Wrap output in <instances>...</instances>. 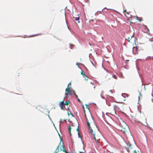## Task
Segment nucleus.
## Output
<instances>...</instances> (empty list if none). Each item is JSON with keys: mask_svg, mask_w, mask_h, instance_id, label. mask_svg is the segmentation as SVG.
Masks as SVG:
<instances>
[{"mask_svg": "<svg viewBox=\"0 0 153 153\" xmlns=\"http://www.w3.org/2000/svg\"><path fill=\"white\" fill-rule=\"evenodd\" d=\"M61 122H62V119H61L60 120V121H59V126H60V123Z\"/></svg>", "mask_w": 153, "mask_h": 153, "instance_id": "obj_23", "label": "nucleus"}, {"mask_svg": "<svg viewBox=\"0 0 153 153\" xmlns=\"http://www.w3.org/2000/svg\"><path fill=\"white\" fill-rule=\"evenodd\" d=\"M88 129L90 131V133H92L93 132V130L91 126H89V127H88Z\"/></svg>", "mask_w": 153, "mask_h": 153, "instance_id": "obj_7", "label": "nucleus"}, {"mask_svg": "<svg viewBox=\"0 0 153 153\" xmlns=\"http://www.w3.org/2000/svg\"><path fill=\"white\" fill-rule=\"evenodd\" d=\"M105 8H106V7H105L103 9L101 10V11H99V12H100L101 13V12H102V11H103V10L104 9H105Z\"/></svg>", "mask_w": 153, "mask_h": 153, "instance_id": "obj_27", "label": "nucleus"}, {"mask_svg": "<svg viewBox=\"0 0 153 153\" xmlns=\"http://www.w3.org/2000/svg\"><path fill=\"white\" fill-rule=\"evenodd\" d=\"M123 94H122L121 95H122V96H123Z\"/></svg>", "mask_w": 153, "mask_h": 153, "instance_id": "obj_62", "label": "nucleus"}, {"mask_svg": "<svg viewBox=\"0 0 153 153\" xmlns=\"http://www.w3.org/2000/svg\"><path fill=\"white\" fill-rule=\"evenodd\" d=\"M73 93L71 92V95H74V93H75V91H72Z\"/></svg>", "mask_w": 153, "mask_h": 153, "instance_id": "obj_28", "label": "nucleus"}, {"mask_svg": "<svg viewBox=\"0 0 153 153\" xmlns=\"http://www.w3.org/2000/svg\"><path fill=\"white\" fill-rule=\"evenodd\" d=\"M79 125L78 124V128L76 129V131H78V132H79Z\"/></svg>", "mask_w": 153, "mask_h": 153, "instance_id": "obj_21", "label": "nucleus"}, {"mask_svg": "<svg viewBox=\"0 0 153 153\" xmlns=\"http://www.w3.org/2000/svg\"><path fill=\"white\" fill-rule=\"evenodd\" d=\"M125 143L127 146H126V147L127 149H131L132 147H131V144L130 143L128 142L127 141L125 142Z\"/></svg>", "mask_w": 153, "mask_h": 153, "instance_id": "obj_3", "label": "nucleus"}, {"mask_svg": "<svg viewBox=\"0 0 153 153\" xmlns=\"http://www.w3.org/2000/svg\"><path fill=\"white\" fill-rule=\"evenodd\" d=\"M71 84V83L70 82L68 85V86L69 87V85Z\"/></svg>", "mask_w": 153, "mask_h": 153, "instance_id": "obj_41", "label": "nucleus"}, {"mask_svg": "<svg viewBox=\"0 0 153 153\" xmlns=\"http://www.w3.org/2000/svg\"><path fill=\"white\" fill-rule=\"evenodd\" d=\"M74 95L75 96L76 99L78 98L77 95L75 93H74Z\"/></svg>", "mask_w": 153, "mask_h": 153, "instance_id": "obj_19", "label": "nucleus"}, {"mask_svg": "<svg viewBox=\"0 0 153 153\" xmlns=\"http://www.w3.org/2000/svg\"><path fill=\"white\" fill-rule=\"evenodd\" d=\"M60 145V142L59 143V145L57 146V148H56V150H59V146Z\"/></svg>", "mask_w": 153, "mask_h": 153, "instance_id": "obj_14", "label": "nucleus"}, {"mask_svg": "<svg viewBox=\"0 0 153 153\" xmlns=\"http://www.w3.org/2000/svg\"><path fill=\"white\" fill-rule=\"evenodd\" d=\"M93 138L94 140H96V139L95 137V133H93Z\"/></svg>", "mask_w": 153, "mask_h": 153, "instance_id": "obj_10", "label": "nucleus"}, {"mask_svg": "<svg viewBox=\"0 0 153 153\" xmlns=\"http://www.w3.org/2000/svg\"><path fill=\"white\" fill-rule=\"evenodd\" d=\"M90 61L91 62V63L94 66V64L93 63V62H92V61L91 60H90Z\"/></svg>", "mask_w": 153, "mask_h": 153, "instance_id": "obj_36", "label": "nucleus"}, {"mask_svg": "<svg viewBox=\"0 0 153 153\" xmlns=\"http://www.w3.org/2000/svg\"><path fill=\"white\" fill-rule=\"evenodd\" d=\"M62 148H63L62 151H63V152H65L64 150H66V149H65V146H64L63 145L62 146Z\"/></svg>", "mask_w": 153, "mask_h": 153, "instance_id": "obj_18", "label": "nucleus"}, {"mask_svg": "<svg viewBox=\"0 0 153 153\" xmlns=\"http://www.w3.org/2000/svg\"><path fill=\"white\" fill-rule=\"evenodd\" d=\"M62 150V149L61 148H60V151H61Z\"/></svg>", "mask_w": 153, "mask_h": 153, "instance_id": "obj_56", "label": "nucleus"}, {"mask_svg": "<svg viewBox=\"0 0 153 153\" xmlns=\"http://www.w3.org/2000/svg\"><path fill=\"white\" fill-rule=\"evenodd\" d=\"M138 50V48L137 47H133L132 48V52L134 54H136L138 53L137 52V50Z\"/></svg>", "mask_w": 153, "mask_h": 153, "instance_id": "obj_2", "label": "nucleus"}, {"mask_svg": "<svg viewBox=\"0 0 153 153\" xmlns=\"http://www.w3.org/2000/svg\"><path fill=\"white\" fill-rule=\"evenodd\" d=\"M68 129L69 132H70L71 131V128L70 126H68Z\"/></svg>", "mask_w": 153, "mask_h": 153, "instance_id": "obj_8", "label": "nucleus"}, {"mask_svg": "<svg viewBox=\"0 0 153 153\" xmlns=\"http://www.w3.org/2000/svg\"><path fill=\"white\" fill-rule=\"evenodd\" d=\"M143 26H144V28L145 30H146V31L147 32L149 31V29L145 25H143Z\"/></svg>", "mask_w": 153, "mask_h": 153, "instance_id": "obj_5", "label": "nucleus"}, {"mask_svg": "<svg viewBox=\"0 0 153 153\" xmlns=\"http://www.w3.org/2000/svg\"><path fill=\"white\" fill-rule=\"evenodd\" d=\"M100 96H101V97H102V96L101 94V95H100Z\"/></svg>", "mask_w": 153, "mask_h": 153, "instance_id": "obj_51", "label": "nucleus"}, {"mask_svg": "<svg viewBox=\"0 0 153 153\" xmlns=\"http://www.w3.org/2000/svg\"><path fill=\"white\" fill-rule=\"evenodd\" d=\"M139 94H140V95H141V93H139Z\"/></svg>", "mask_w": 153, "mask_h": 153, "instance_id": "obj_54", "label": "nucleus"}, {"mask_svg": "<svg viewBox=\"0 0 153 153\" xmlns=\"http://www.w3.org/2000/svg\"><path fill=\"white\" fill-rule=\"evenodd\" d=\"M113 77H114L115 79H117V77L115 75H113Z\"/></svg>", "mask_w": 153, "mask_h": 153, "instance_id": "obj_29", "label": "nucleus"}, {"mask_svg": "<svg viewBox=\"0 0 153 153\" xmlns=\"http://www.w3.org/2000/svg\"><path fill=\"white\" fill-rule=\"evenodd\" d=\"M133 152H135H135H136V150H134V151Z\"/></svg>", "mask_w": 153, "mask_h": 153, "instance_id": "obj_43", "label": "nucleus"}, {"mask_svg": "<svg viewBox=\"0 0 153 153\" xmlns=\"http://www.w3.org/2000/svg\"><path fill=\"white\" fill-rule=\"evenodd\" d=\"M79 17H76L75 18V20L76 21H79Z\"/></svg>", "mask_w": 153, "mask_h": 153, "instance_id": "obj_12", "label": "nucleus"}, {"mask_svg": "<svg viewBox=\"0 0 153 153\" xmlns=\"http://www.w3.org/2000/svg\"><path fill=\"white\" fill-rule=\"evenodd\" d=\"M151 59L153 60V56L151 57Z\"/></svg>", "mask_w": 153, "mask_h": 153, "instance_id": "obj_46", "label": "nucleus"}, {"mask_svg": "<svg viewBox=\"0 0 153 153\" xmlns=\"http://www.w3.org/2000/svg\"><path fill=\"white\" fill-rule=\"evenodd\" d=\"M76 99L77 100V101L79 102L80 103L81 102V101H80V100H79V99L78 98H77Z\"/></svg>", "mask_w": 153, "mask_h": 153, "instance_id": "obj_25", "label": "nucleus"}, {"mask_svg": "<svg viewBox=\"0 0 153 153\" xmlns=\"http://www.w3.org/2000/svg\"><path fill=\"white\" fill-rule=\"evenodd\" d=\"M101 98L103 99H105V97L104 96H102Z\"/></svg>", "mask_w": 153, "mask_h": 153, "instance_id": "obj_39", "label": "nucleus"}, {"mask_svg": "<svg viewBox=\"0 0 153 153\" xmlns=\"http://www.w3.org/2000/svg\"><path fill=\"white\" fill-rule=\"evenodd\" d=\"M104 69L107 72V70H106V69H105V68H104Z\"/></svg>", "mask_w": 153, "mask_h": 153, "instance_id": "obj_42", "label": "nucleus"}, {"mask_svg": "<svg viewBox=\"0 0 153 153\" xmlns=\"http://www.w3.org/2000/svg\"><path fill=\"white\" fill-rule=\"evenodd\" d=\"M63 121H65L66 123L67 122L66 120H64Z\"/></svg>", "mask_w": 153, "mask_h": 153, "instance_id": "obj_44", "label": "nucleus"}, {"mask_svg": "<svg viewBox=\"0 0 153 153\" xmlns=\"http://www.w3.org/2000/svg\"><path fill=\"white\" fill-rule=\"evenodd\" d=\"M103 91H102V92H101V94L102 93H103Z\"/></svg>", "mask_w": 153, "mask_h": 153, "instance_id": "obj_58", "label": "nucleus"}, {"mask_svg": "<svg viewBox=\"0 0 153 153\" xmlns=\"http://www.w3.org/2000/svg\"><path fill=\"white\" fill-rule=\"evenodd\" d=\"M89 104H85V105H86L87 106L86 107V108H88V107L87 106H88L89 105Z\"/></svg>", "mask_w": 153, "mask_h": 153, "instance_id": "obj_33", "label": "nucleus"}, {"mask_svg": "<svg viewBox=\"0 0 153 153\" xmlns=\"http://www.w3.org/2000/svg\"><path fill=\"white\" fill-rule=\"evenodd\" d=\"M91 54V53H90V54H89V57H90V55Z\"/></svg>", "mask_w": 153, "mask_h": 153, "instance_id": "obj_59", "label": "nucleus"}, {"mask_svg": "<svg viewBox=\"0 0 153 153\" xmlns=\"http://www.w3.org/2000/svg\"><path fill=\"white\" fill-rule=\"evenodd\" d=\"M69 45H70V48L71 49H72V48H71V46H74V45H73L72 44H71L70 43H69Z\"/></svg>", "mask_w": 153, "mask_h": 153, "instance_id": "obj_15", "label": "nucleus"}, {"mask_svg": "<svg viewBox=\"0 0 153 153\" xmlns=\"http://www.w3.org/2000/svg\"><path fill=\"white\" fill-rule=\"evenodd\" d=\"M127 152H129V150L128 149H127Z\"/></svg>", "mask_w": 153, "mask_h": 153, "instance_id": "obj_53", "label": "nucleus"}, {"mask_svg": "<svg viewBox=\"0 0 153 153\" xmlns=\"http://www.w3.org/2000/svg\"><path fill=\"white\" fill-rule=\"evenodd\" d=\"M137 20L138 21H140V22L141 21V20H140V19H137Z\"/></svg>", "mask_w": 153, "mask_h": 153, "instance_id": "obj_40", "label": "nucleus"}, {"mask_svg": "<svg viewBox=\"0 0 153 153\" xmlns=\"http://www.w3.org/2000/svg\"><path fill=\"white\" fill-rule=\"evenodd\" d=\"M68 115L69 116V112H68Z\"/></svg>", "mask_w": 153, "mask_h": 153, "instance_id": "obj_49", "label": "nucleus"}, {"mask_svg": "<svg viewBox=\"0 0 153 153\" xmlns=\"http://www.w3.org/2000/svg\"><path fill=\"white\" fill-rule=\"evenodd\" d=\"M38 35V34H35V35H32L30 36L29 37H34L35 36H37Z\"/></svg>", "mask_w": 153, "mask_h": 153, "instance_id": "obj_17", "label": "nucleus"}, {"mask_svg": "<svg viewBox=\"0 0 153 153\" xmlns=\"http://www.w3.org/2000/svg\"><path fill=\"white\" fill-rule=\"evenodd\" d=\"M65 91L68 92L70 94H71V91L70 90L69 87L68 86L67 88L66 89Z\"/></svg>", "mask_w": 153, "mask_h": 153, "instance_id": "obj_4", "label": "nucleus"}, {"mask_svg": "<svg viewBox=\"0 0 153 153\" xmlns=\"http://www.w3.org/2000/svg\"><path fill=\"white\" fill-rule=\"evenodd\" d=\"M48 118H49V119H50V120H51V121H52V119H51V118H50V117L49 116V115H48Z\"/></svg>", "mask_w": 153, "mask_h": 153, "instance_id": "obj_31", "label": "nucleus"}, {"mask_svg": "<svg viewBox=\"0 0 153 153\" xmlns=\"http://www.w3.org/2000/svg\"><path fill=\"white\" fill-rule=\"evenodd\" d=\"M86 123H87V126H88V127H89V126H90V123H89V122L87 121V119H86Z\"/></svg>", "mask_w": 153, "mask_h": 153, "instance_id": "obj_11", "label": "nucleus"}, {"mask_svg": "<svg viewBox=\"0 0 153 153\" xmlns=\"http://www.w3.org/2000/svg\"><path fill=\"white\" fill-rule=\"evenodd\" d=\"M68 121L70 122H71V121L70 120H68Z\"/></svg>", "mask_w": 153, "mask_h": 153, "instance_id": "obj_50", "label": "nucleus"}, {"mask_svg": "<svg viewBox=\"0 0 153 153\" xmlns=\"http://www.w3.org/2000/svg\"><path fill=\"white\" fill-rule=\"evenodd\" d=\"M76 65H78V67L79 68H80V69L82 71V70L81 69V68L79 67V65H78V63H76Z\"/></svg>", "mask_w": 153, "mask_h": 153, "instance_id": "obj_32", "label": "nucleus"}, {"mask_svg": "<svg viewBox=\"0 0 153 153\" xmlns=\"http://www.w3.org/2000/svg\"><path fill=\"white\" fill-rule=\"evenodd\" d=\"M109 92H111V93H113L112 90H109Z\"/></svg>", "mask_w": 153, "mask_h": 153, "instance_id": "obj_37", "label": "nucleus"}, {"mask_svg": "<svg viewBox=\"0 0 153 153\" xmlns=\"http://www.w3.org/2000/svg\"><path fill=\"white\" fill-rule=\"evenodd\" d=\"M152 96L153 97V94H152Z\"/></svg>", "mask_w": 153, "mask_h": 153, "instance_id": "obj_52", "label": "nucleus"}, {"mask_svg": "<svg viewBox=\"0 0 153 153\" xmlns=\"http://www.w3.org/2000/svg\"><path fill=\"white\" fill-rule=\"evenodd\" d=\"M113 107L114 108V110H115V108H116V107H117V106L116 105H114Z\"/></svg>", "mask_w": 153, "mask_h": 153, "instance_id": "obj_22", "label": "nucleus"}, {"mask_svg": "<svg viewBox=\"0 0 153 153\" xmlns=\"http://www.w3.org/2000/svg\"><path fill=\"white\" fill-rule=\"evenodd\" d=\"M70 103L69 101L68 100H66L65 102H64L65 105H68Z\"/></svg>", "mask_w": 153, "mask_h": 153, "instance_id": "obj_6", "label": "nucleus"}, {"mask_svg": "<svg viewBox=\"0 0 153 153\" xmlns=\"http://www.w3.org/2000/svg\"><path fill=\"white\" fill-rule=\"evenodd\" d=\"M81 141H82V144H83V145H84V143H83V141H82V140H81Z\"/></svg>", "mask_w": 153, "mask_h": 153, "instance_id": "obj_47", "label": "nucleus"}, {"mask_svg": "<svg viewBox=\"0 0 153 153\" xmlns=\"http://www.w3.org/2000/svg\"><path fill=\"white\" fill-rule=\"evenodd\" d=\"M85 68L86 69H87L85 67Z\"/></svg>", "mask_w": 153, "mask_h": 153, "instance_id": "obj_61", "label": "nucleus"}, {"mask_svg": "<svg viewBox=\"0 0 153 153\" xmlns=\"http://www.w3.org/2000/svg\"><path fill=\"white\" fill-rule=\"evenodd\" d=\"M64 105H65L64 104V99L62 101L60 102H59V105L61 109L65 110L64 109V108H65V107H64Z\"/></svg>", "mask_w": 153, "mask_h": 153, "instance_id": "obj_1", "label": "nucleus"}, {"mask_svg": "<svg viewBox=\"0 0 153 153\" xmlns=\"http://www.w3.org/2000/svg\"><path fill=\"white\" fill-rule=\"evenodd\" d=\"M69 134H70V136H71V131H70V132H69Z\"/></svg>", "mask_w": 153, "mask_h": 153, "instance_id": "obj_35", "label": "nucleus"}, {"mask_svg": "<svg viewBox=\"0 0 153 153\" xmlns=\"http://www.w3.org/2000/svg\"><path fill=\"white\" fill-rule=\"evenodd\" d=\"M97 12H96L95 13V14H96V13H97Z\"/></svg>", "mask_w": 153, "mask_h": 153, "instance_id": "obj_64", "label": "nucleus"}, {"mask_svg": "<svg viewBox=\"0 0 153 153\" xmlns=\"http://www.w3.org/2000/svg\"><path fill=\"white\" fill-rule=\"evenodd\" d=\"M126 10H124V11H123V12H126Z\"/></svg>", "mask_w": 153, "mask_h": 153, "instance_id": "obj_48", "label": "nucleus"}, {"mask_svg": "<svg viewBox=\"0 0 153 153\" xmlns=\"http://www.w3.org/2000/svg\"><path fill=\"white\" fill-rule=\"evenodd\" d=\"M82 108H83V111H84V113H85V108H84V106L83 105V106H82Z\"/></svg>", "mask_w": 153, "mask_h": 153, "instance_id": "obj_20", "label": "nucleus"}, {"mask_svg": "<svg viewBox=\"0 0 153 153\" xmlns=\"http://www.w3.org/2000/svg\"><path fill=\"white\" fill-rule=\"evenodd\" d=\"M81 74H82V75H83V76H84V75H85L82 72L81 73Z\"/></svg>", "mask_w": 153, "mask_h": 153, "instance_id": "obj_34", "label": "nucleus"}, {"mask_svg": "<svg viewBox=\"0 0 153 153\" xmlns=\"http://www.w3.org/2000/svg\"><path fill=\"white\" fill-rule=\"evenodd\" d=\"M103 91H102V92H101V94L102 93H103Z\"/></svg>", "mask_w": 153, "mask_h": 153, "instance_id": "obj_57", "label": "nucleus"}, {"mask_svg": "<svg viewBox=\"0 0 153 153\" xmlns=\"http://www.w3.org/2000/svg\"><path fill=\"white\" fill-rule=\"evenodd\" d=\"M152 102H153V100L152 99Z\"/></svg>", "mask_w": 153, "mask_h": 153, "instance_id": "obj_63", "label": "nucleus"}, {"mask_svg": "<svg viewBox=\"0 0 153 153\" xmlns=\"http://www.w3.org/2000/svg\"><path fill=\"white\" fill-rule=\"evenodd\" d=\"M140 99V97H138V100H139Z\"/></svg>", "mask_w": 153, "mask_h": 153, "instance_id": "obj_55", "label": "nucleus"}, {"mask_svg": "<svg viewBox=\"0 0 153 153\" xmlns=\"http://www.w3.org/2000/svg\"><path fill=\"white\" fill-rule=\"evenodd\" d=\"M147 59H151V56H148L147 57L146 59V60H147Z\"/></svg>", "mask_w": 153, "mask_h": 153, "instance_id": "obj_9", "label": "nucleus"}, {"mask_svg": "<svg viewBox=\"0 0 153 153\" xmlns=\"http://www.w3.org/2000/svg\"><path fill=\"white\" fill-rule=\"evenodd\" d=\"M59 137H60V140H62L61 139V137H60V135L59 134Z\"/></svg>", "mask_w": 153, "mask_h": 153, "instance_id": "obj_45", "label": "nucleus"}, {"mask_svg": "<svg viewBox=\"0 0 153 153\" xmlns=\"http://www.w3.org/2000/svg\"><path fill=\"white\" fill-rule=\"evenodd\" d=\"M59 151V150H56L53 153H57Z\"/></svg>", "mask_w": 153, "mask_h": 153, "instance_id": "obj_24", "label": "nucleus"}, {"mask_svg": "<svg viewBox=\"0 0 153 153\" xmlns=\"http://www.w3.org/2000/svg\"><path fill=\"white\" fill-rule=\"evenodd\" d=\"M84 77V80H87L88 79L87 78V76H85V75H84L83 76Z\"/></svg>", "mask_w": 153, "mask_h": 153, "instance_id": "obj_16", "label": "nucleus"}, {"mask_svg": "<svg viewBox=\"0 0 153 153\" xmlns=\"http://www.w3.org/2000/svg\"><path fill=\"white\" fill-rule=\"evenodd\" d=\"M79 133H80V132H78V137L79 138H80L81 139V140H82L81 137L79 135Z\"/></svg>", "mask_w": 153, "mask_h": 153, "instance_id": "obj_13", "label": "nucleus"}, {"mask_svg": "<svg viewBox=\"0 0 153 153\" xmlns=\"http://www.w3.org/2000/svg\"><path fill=\"white\" fill-rule=\"evenodd\" d=\"M68 28L69 29V27H68Z\"/></svg>", "mask_w": 153, "mask_h": 153, "instance_id": "obj_60", "label": "nucleus"}, {"mask_svg": "<svg viewBox=\"0 0 153 153\" xmlns=\"http://www.w3.org/2000/svg\"><path fill=\"white\" fill-rule=\"evenodd\" d=\"M65 94L67 96V95H68V94L67 93H65Z\"/></svg>", "mask_w": 153, "mask_h": 153, "instance_id": "obj_38", "label": "nucleus"}, {"mask_svg": "<svg viewBox=\"0 0 153 153\" xmlns=\"http://www.w3.org/2000/svg\"><path fill=\"white\" fill-rule=\"evenodd\" d=\"M114 102H115L117 103H121L122 102H117V101H114Z\"/></svg>", "mask_w": 153, "mask_h": 153, "instance_id": "obj_30", "label": "nucleus"}, {"mask_svg": "<svg viewBox=\"0 0 153 153\" xmlns=\"http://www.w3.org/2000/svg\"><path fill=\"white\" fill-rule=\"evenodd\" d=\"M95 141H96V144L100 143V142L98 141V140L97 139H96V140H95Z\"/></svg>", "mask_w": 153, "mask_h": 153, "instance_id": "obj_26", "label": "nucleus"}]
</instances>
